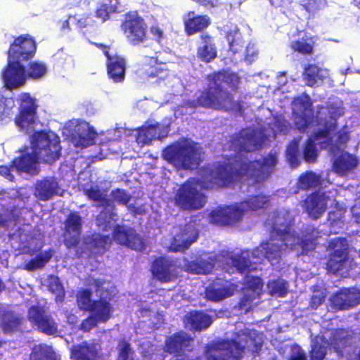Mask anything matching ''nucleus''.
I'll return each instance as SVG.
<instances>
[{
    "label": "nucleus",
    "instance_id": "b1692460",
    "mask_svg": "<svg viewBox=\"0 0 360 360\" xmlns=\"http://www.w3.org/2000/svg\"><path fill=\"white\" fill-rule=\"evenodd\" d=\"M82 226V218L77 213L72 212L68 215L65 224L64 233V243L68 248L78 244Z\"/></svg>",
    "mask_w": 360,
    "mask_h": 360
},
{
    "label": "nucleus",
    "instance_id": "8fccbe9b",
    "mask_svg": "<svg viewBox=\"0 0 360 360\" xmlns=\"http://www.w3.org/2000/svg\"><path fill=\"white\" fill-rule=\"evenodd\" d=\"M299 142L297 141H292L287 148L286 158L288 162L292 167H296L299 165L297 158Z\"/></svg>",
    "mask_w": 360,
    "mask_h": 360
},
{
    "label": "nucleus",
    "instance_id": "e2e57ef3",
    "mask_svg": "<svg viewBox=\"0 0 360 360\" xmlns=\"http://www.w3.org/2000/svg\"><path fill=\"white\" fill-rule=\"evenodd\" d=\"M131 349L126 342L120 344V354L118 360H131L130 358Z\"/></svg>",
    "mask_w": 360,
    "mask_h": 360
},
{
    "label": "nucleus",
    "instance_id": "f03ea898",
    "mask_svg": "<svg viewBox=\"0 0 360 360\" xmlns=\"http://www.w3.org/2000/svg\"><path fill=\"white\" fill-rule=\"evenodd\" d=\"M291 220L288 211L285 209L273 214L266 224L272 228L273 235L275 233L280 238H271L252 252L244 251L240 255L229 257L226 258V264H231L237 270L245 272L255 269L252 264H256L262 258H266L272 263L280 258L287 249L295 250L297 254L314 250L316 247L314 240L319 237V232L314 228H309L303 233L302 238H300L288 227Z\"/></svg>",
    "mask_w": 360,
    "mask_h": 360
},
{
    "label": "nucleus",
    "instance_id": "4c0bfd02",
    "mask_svg": "<svg viewBox=\"0 0 360 360\" xmlns=\"http://www.w3.org/2000/svg\"><path fill=\"white\" fill-rule=\"evenodd\" d=\"M214 259L210 257L207 258H200L195 262L185 264L184 268L186 271L193 274H208L214 268Z\"/></svg>",
    "mask_w": 360,
    "mask_h": 360
},
{
    "label": "nucleus",
    "instance_id": "79ce46f5",
    "mask_svg": "<svg viewBox=\"0 0 360 360\" xmlns=\"http://www.w3.org/2000/svg\"><path fill=\"white\" fill-rule=\"evenodd\" d=\"M30 360H60L52 348L47 345L35 346L31 354Z\"/></svg>",
    "mask_w": 360,
    "mask_h": 360
},
{
    "label": "nucleus",
    "instance_id": "4be33fe9",
    "mask_svg": "<svg viewBox=\"0 0 360 360\" xmlns=\"http://www.w3.org/2000/svg\"><path fill=\"white\" fill-rule=\"evenodd\" d=\"M169 132V124L159 123L146 124L136 130V142L141 146L148 145L153 139L166 137Z\"/></svg>",
    "mask_w": 360,
    "mask_h": 360
},
{
    "label": "nucleus",
    "instance_id": "f257e3e1",
    "mask_svg": "<svg viewBox=\"0 0 360 360\" xmlns=\"http://www.w3.org/2000/svg\"><path fill=\"white\" fill-rule=\"evenodd\" d=\"M276 162V153H270L262 163L250 162L246 158L243 160L241 156H236L233 160H229L226 166L206 168L202 170L200 183L192 179L180 187L175 198L176 203L184 210L200 208L205 203L201 188L228 186L238 177L247 181L250 185L262 181L267 177Z\"/></svg>",
    "mask_w": 360,
    "mask_h": 360
},
{
    "label": "nucleus",
    "instance_id": "4468645a",
    "mask_svg": "<svg viewBox=\"0 0 360 360\" xmlns=\"http://www.w3.org/2000/svg\"><path fill=\"white\" fill-rule=\"evenodd\" d=\"M347 332L343 330H336L335 332L324 333L322 336H317L313 340L311 352V360H323L326 354V346L333 347L338 351L347 343Z\"/></svg>",
    "mask_w": 360,
    "mask_h": 360
},
{
    "label": "nucleus",
    "instance_id": "a18cd8bd",
    "mask_svg": "<svg viewBox=\"0 0 360 360\" xmlns=\"http://www.w3.org/2000/svg\"><path fill=\"white\" fill-rule=\"evenodd\" d=\"M47 71L46 66L38 61L31 62L27 67V69H24V75L26 74L29 77L34 79H39L44 77Z\"/></svg>",
    "mask_w": 360,
    "mask_h": 360
},
{
    "label": "nucleus",
    "instance_id": "ddd939ff",
    "mask_svg": "<svg viewBox=\"0 0 360 360\" xmlns=\"http://www.w3.org/2000/svg\"><path fill=\"white\" fill-rule=\"evenodd\" d=\"M330 257L327 263L328 271L346 276L352 266V260L348 256V244L345 238H334L329 244Z\"/></svg>",
    "mask_w": 360,
    "mask_h": 360
},
{
    "label": "nucleus",
    "instance_id": "5fc2aeb1",
    "mask_svg": "<svg viewBox=\"0 0 360 360\" xmlns=\"http://www.w3.org/2000/svg\"><path fill=\"white\" fill-rule=\"evenodd\" d=\"M344 212L345 210L341 207L338 208L337 213L335 212H330L329 213V221L332 226L331 232L337 233V229L342 228L343 223L341 219Z\"/></svg>",
    "mask_w": 360,
    "mask_h": 360
},
{
    "label": "nucleus",
    "instance_id": "1a4fd4ad",
    "mask_svg": "<svg viewBox=\"0 0 360 360\" xmlns=\"http://www.w3.org/2000/svg\"><path fill=\"white\" fill-rule=\"evenodd\" d=\"M268 202L269 197L258 195L240 205L219 207L210 213V221L220 226L233 224L241 219L245 212L262 208Z\"/></svg>",
    "mask_w": 360,
    "mask_h": 360
},
{
    "label": "nucleus",
    "instance_id": "423d86ee",
    "mask_svg": "<svg viewBox=\"0 0 360 360\" xmlns=\"http://www.w3.org/2000/svg\"><path fill=\"white\" fill-rule=\"evenodd\" d=\"M209 81L208 91L201 94L198 98L197 103L200 105L216 109H233L236 105L233 98L223 89L221 83L235 88L240 81L238 75L232 72H217L209 76Z\"/></svg>",
    "mask_w": 360,
    "mask_h": 360
},
{
    "label": "nucleus",
    "instance_id": "5701e85b",
    "mask_svg": "<svg viewBox=\"0 0 360 360\" xmlns=\"http://www.w3.org/2000/svg\"><path fill=\"white\" fill-rule=\"evenodd\" d=\"M330 302L335 309H349L359 304L360 293L356 288H343L334 294Z\"/></svg>",
    "mask_w": 360,
    "mask_h": 360
},
{
    "label": "nucleus",
    "instance_id": "603ef678",
    "mask_svg": "<svg viewBox=\"0 0 360 360\" xmlns=\"http://www.w3.org/2000/svg\"><path fill=\"white\" fill-rule=\"evenodd\" d=\"M14 100L13 98H6L0 93V121H2L14 106Z\"/></svg>",
    "mask_w": 360,
    "mask_h": 360
},
{
    "label": "nucleus",
    "instance_id": "680f3d73",
    "mask_svg": "<svg viewBox=\"0 0 360 360\" xmlns=\"http://www.w3.org/2000/svg\"><path fill=\"white\" fill-rule=\"evenodd\" d=\"M112 193L114 200L119 203L127 204L130 199L129 195L123 190L117 189Z\"/></svg>",
    "mask_w": 360,
    "mask_h": 360
},
{
    "label": "nucleus",
    "instance_id": "a878e982",
    "mask_svg": "<svg viewBox=\"0 0 360 360\" xmlns=\"http://www.w3.org/2000/svg\"><path fill=\"white\" fill-rule=\"evenodd\" d=\"M153 276L162 282H169L176 278V266L167 259H157L152 266Z\"/></svg>",
    "mask_w": 360,
    "mask_h": 360
},
{
    "label": "nucleus",
    "instance_id": "72a5a7b5",
    "mask_svg": "<svg viewBox=\"0 0 360 360\" xmlns=\"http://www.w3.org/2000/svg\"><path fill=\"white\" fill-rule=\"evenodd\" d=\"M21 318L12 311L5 310L1 314L0 326L4 334H11L20 328Z\"/></svg>",
    "mask_w": 360,
    "mask_h": 360
},
{
    "label": "nucleus",
    "instance_id": "f3484780",
    "mask_svg": "<svg viewBox=\"0 0 360 360\" xmlns=\"http://www.w3.org/2000/svg\"><path fill=\"white\" fill-rule=\"evenodd\" d=\"M137 74L143 79L157 78V82H160L165 77L168 78L172 76L168 72L166 63L159 61L158 57L154 56L143 58L141 68L137 70Z\"/></svg>",
    "mask_w": 360,
    "mask_h": 360
},
{
    "label": "nucleus",
    "instance_id": "09e8293b",
    "mask_svg": "<svg viewBox=\"0 0 360 360\" xmlns=\"http://www.w3.org/2000/svg\"><path fill=\"white\" fill-rule=\"evenodd\" d=\"M49 289L56 295V300L62 301L64 295V290L58 277L51 276L47 279L46 283Z\"/></svg>",
    "mask_w": 360,
    "mask_h": 360
},
{
    "label": "nucleus",
    "instance_id": "0eeeda50",
    "mask_svg": "<svg viewBox=\"0 0 360 360\" xmlns=\"http://www.w3.org/2000/svg\"><path fill=\"white\" fill-rule=\"evenodd\" d=\"M269 128L264 132H256L254 129H246L233 137L230 148L236 152L253 151L262 147L264 138H275L278 132L285 133L289 127L288 122L282 117L274 119V122L269 123Z\"/></svg>",
    "mask_w": 360,
    "mask_h": 360
},
{
    "label": "nucleus",
    "instance_id": "9d476101",
    "mask_svg": "<svg viewBox=\"0 0 360 360\" xmlns=\"http://www.w3.org/2000/svg\"><path fill=\"white\" fill-rule=\"evenodd\" d=\"M163 158L176 168L193 169L199 165L202 152L200 146L188 139L181 140L163 151Z\"/></svg>",
    "mask_w": 360,
    "mask_h": 360
},
{
    "label": "nucleus",
    "instance_id": "c9c22d12",
    "mask_svg": "<svg viewBox=\"0 0 360 360\" xmlns=\"http://www.w3.org/2000/svg\"><path fill=\"white\" fill-rule=\"evenodd\" d=\"M91 311V314L99 322H105L110 319L113 309L105 299L101 298L100 300L94 302V307Z\"/></svg>",
    "mask_w": 360,
    "mask_h": 360
},
{
    "label": "nucleus",
    "instance_id": "7ed1b4c3",
    "mask_svg": "<svg viewBox=\"0 0 360 360\" xmlns=\"http://www.w3.org/2000/svg\"><path fill=\"white\" fill-rule=\"evenodd\" d=\"M262 333L245 329L231 340L211 344L206 350L207 360H239L251 352L257 353L263 344Z\"/></svg>",
    "mask_w": 360,
    "mask_h": 360
},
{
    "label": "nucleus",
    "instance_id": "2eb2a0df",
    "mask_svg": "<svg viewBox=\"0 0 360 360\" xmlns=\"http://www.w3.org/2000/svg\"><path fill=\"white\" fill-rule=\"evenodd\" d=\"M336 190H330L327 192H316L309 195L303 202L302 207L309 217L318 219L329 206L335 205L338 208V203L335 198Z\"/></svg>",
    "mask_w": 360,
    "mask_h": 360
},
{
    "label": "nucleus",
    "instance_id": "f8f14e48",
    "mask_svg": "<svg viewBox=\"0 0 360 360\" xmlns=\"http://www.w3.org/2000/svg\"><path fill=\"white\" fill-rule=\"evenodd\" d=\"M22 224L15 209L0 211V229L6 233L11 250L15 255L22 254Z\"/></svg>",
    "mask_w": 360,
    "mask_h": 360
},
{
    "label": "nucleus",
    "instance_id": "473e14b6",
    "mask_svg": "<svg viewBox=\"0 0 360 360\" xmlns=\"http://www.w3.org/2000/svg\"><path fill=\"white\" fill-rule=\"evenodd\" d=\"M191 341V338L186 333H179L167 339L165 351L170 354H178L181 351L189 347Z\"/></svg>",
    "mask_w": 360,
    "mask_h": 360
},
{
    "label": "nucleus",
    "instance_id": "cd10ccee",
    "mask_svg": "<svg viewBox=\"0 0 360 360\" xmlns=\"http://www.w3.org/2000/svg\"><path fill=\"white\" fill-rule=\"evenodd\" d=\"M103 53L108 59V73L109 77L115 82H122L124 78L125 61L120 56L110 57L106 47Z\"/></svg>",
    "mask_w": 360,
    "mask_h": 360
},
{
    "label": "nucleus",
    "instance_id": "3c124183",
    "mask_svg": "<svg viewBox=\"0 0 360 360\" xmlns=\"http://www.w3.org/2000/svg\"><path fill=\"white\" fill-rule=\"evenodd\" d=\"M77 303L81 309L91 310L94 307V302L91 297V292L89 290H82L77 294Z\"/></svg>",
    "mask_w": 360,
    "mask_h": 360
},
{
    "label": "nucleus",
    "instance_id": "39448f33",
    "mask_svg": "<svg viewBox=\"0 0 360 360\" xmlns=\"http://www.w3.org/2000/svg\"><path fill=\"white\" fill-rule=\"evenodd\" d=\"M30 152L24 155V172L36 175L39 173V160L49 162L58 159L60 147L58 136L53 133L42 131L34 134L31 137Z\"/></svg>",
    "mask_w": 360,
    "mask_h": 360
},
{
    "label": "nucleus",
    "instance_id": "7c9ffc66",
    "mask_svg": "<svg viewBox=\"0 0 360 360\" xmlns=\"http://www.w3.org/2000/svg\"><path fill=\"white\" fill-rule=\"evenodd\" d=\"M186 328L190 330H201L208 328L212 319L210 316L198 311L188 313L184 319Z\"/></svg>",
    "mask_w": 360,
    "mask_h": 360
},
{
    "label": "nucleus",
    "instance_id": "a211bd4d",
    "mask_svg": "<svg viewBox=\"0 0 360 360\" xmlns=\"http://www.w3.org/2000/svg\"><path fill=\"white\" fill-rule=\"evenodd\" d=\"M122 28L130 44L137 45L146 41V25L143 19L136 14L127 15Z\"/></svg>",
    "mask_w": 360,
    "mask_h": 360
},
{
    "label": "nucleus",
    "instance_id": "9b49d317",
    "mask_svg": "<svg viewBox=\"0 0 360 360\" xmlns=\"http://www.w3.org/2000/svg\"><path fill=\"white\" fill-rule=\"evenodd\" d=\"M8 53V63L2 72V78L5 86L12 90L22 85V35L15 39Z\"/></svg>",
    "mask_w": 360,
    "mask_h": 360
},
{
    "label": "nucleus",
    "instance_id": "c756f323",
    "mask_svg": "<svg viewBox=\"0 0 360 360\" xmlns=\"http://www.w3.org/2000/svg\"><path fill=\"white\" fill-rule=\"evenodd\" d=\"M357 164L358 161L355 156L342 152L335 159L333 169L338 175L345 176L354 169Z\"/></svg>",
    "mask_w": 360,
    "mask_h": 360
},
{
    "label": "nucleus",
    "instance_id": "6e6d98bb",
    "mask_svg": "<svg viewBox=\"0 0 360 360\" xmlns=\"http://www.w3.org/2000/svg\"><path fill=\"white\" fill-rule=\"evenodd\" d=\"M37 49L34 40L30 36L24 37V59L32 57Z\"/></svg>",
    "mask_w": 360,
    "mask_h": 360
},
{
    "label": "nucleus",
    "instance_id": "e433bc0d",
    "mask_svg": "<svg viewBox=\"0 0 360 360\" xmlns=\"http://www.w3.org/2000/svg\"><path fill=\"white\" fill-rule=\"evenodd\" d=\"M329 75L326 69H321L316 65H309L305 70L304 79L307 85L313 86L322 82Z\"/></svg>",
    "mask_w": 360,
    "mask_h": 360
},
{
    "label": "nucleus",
    "instance_id": "4d7b16f0",
    "mask_svg": "<svg viewBox=\"0 0 360 360\" xmlns=\"http://www.w3.org/2000/svg\"><path fill=\"white\" fill-rule=\"evenodd\" d=\"M291 48L295 51L302 54H309L312 53L313 44L303 41H293Z\"/></svg>",
    "mask_w": 360,
    "mask_h": 360
},
{
    "label": "nucleus",
    "instance_id": "20e7f679",
    "mask_svg": "<svg viewBox=\"0 0 360 360\" xmlns=\"http://www.w3.org/2000/svg\"><path fill=\"white\" fill-rule=\"evenodd\" d=\"M85 194L94 201L98 202L102 206H105V210L101 211L96 218V225L103 230L114 228V238L120 244L126 245L131 249L142 250L144 244L140 237L133 229L125 226L115 227L117 221V215L113 212V206L105 199V194L96 187H92L85 191Z\"/></svg>",
    "mask_w": 360,
    "mask_h": 360
},
{
    "label": "nucleus",
    "instance_id": "412c9836",
    "mask_svg": "<svg viewBox=\"0 0 360 360\" xmlns=\"http://www.w3.org/2000/svg\"><path fill=\"white\" fill-rule=\"evenodd\" d=\"M175 235L171 239L168 248L173 252L187 249L197 238L198 233L192 224L186 225L183 230L175 228Z\"/></svg>",
    "mask_w": 360,
    "mask_h": 360
},
{
    "label": "nucleus",
    "instance_id": "0e129e2a",
    "mask_svg": "<svg viewBox=\"0 0 360 360\" xmlns=\"http://www.w3.org/2000/svg\"><path fill=\"white\" fill-rule=\"evenodd\" d=\"M291 354L289 356V360H307L305 354L302 349L295 345L290 348Z\"/></svg>",
    "mask_w": 360,
    "mask_h": 360
},
{
    "label": "nucleus",
    "instance_id": "49530a36",
    "mask_svg": "<svg viewBox=\"0 0 360 360\" xmlns=\"http://www.w3.org/2000/svg\"><path fill=\"white\" fill-rule=\"evenodd\" d=\"M51 257L52 252L51 250L41 252L26 265V269L28 270H34L36 269L42 268L45 264L49 262Z\"/></svg>",
    "mask_w": 360,
    "mask_h": 360
},
{
    "label": "nucleus",
    "instance_id": "a19ab883",
    "mask_svg": "<svg viewBox=\"0 0 360 360\" xmlns=\"http://www.w3.org/2000/svg\"><path fill=\"white\" fill-rule=\"evenodd\" d=\"M38 105L36 100L29 94H24V124H32L37 120Z\"/></svg>",
    "mask_w": 360,
    "mask_h": 360
},
{
    "label": "nucleus",
    "instance_id": "052dcab7",
    "mask_svg": "<svg viewBox=\"0 0 360 360\" xmlns=\"http://www.w3.org/2000/svg\"><path fill=\"white\" fill-rule=\"evenodd\" d=\"M111 243V238L108 236L96 235L94 238V244L98 249H106Z\"/></svg>",
    "mask_w": 360,
    "mask_h": 360
},
{
    "label": "nucleus",
    "instance_id": "58836bf2",
    "mask_svg": "<svg viewBox=\"0 0 360 360\" xmlns=\"http://www.w3.org/2000/svg\"><path fill=\"white\" fill-rule=\"evenodd\" d=\"M263 283L258 277L248 276L246 278V287L245 292V302L252 301L261 295Z\"/></svg>",
    "mask_w": 360,
    "mask_h": 360
},
{
    "label": "nucleus",
    "instance_id": "6e6552de",
    "mask_svg": "<svg viewBox=\"0 0 360 360\" xmlns=\"http://www.w3.org/2000/svg\"><path fill=\"white\" fill-rule=\"evenodd\" d=\"M328 112L330 115V121L324 120L322 123V117H319L320 127L318 128L317 131L314 133L307 141L305 149L304 150V159L308 162H314L317 157V150L314 145V142H317L323 148L329 147V149L334 152L340 146L338 143L330 144L329 141H333V138L330 136V132L335 129V121L338 117L343 113V110L341 108H330L328 109L321 108V111L319 112V115L322 116Z\"/></svg>",
    "mask_w": 360,
    "mask_h": 360
},
{
    "label": "nucleus",
    "instance_id": "c85d7f7f",
    "mask_svg": "<svg viewBox=\"0 0 360 360\" xmlns=\"http://www.w3.org/2000/svg\"><path fill=\"white\" fill-rule=\"evenodd\" d=\"M184 20L185 31L188 35L200 32L210 24V19L207 15H195L194 12L188 13Z\"/></svg>",
    "mask_w": 360,
    "mask_h": 360
},
{
    "label": "nucleus",
    "instance_id": "393cba45",
    "mask_svg": "<svg viewBox=\"0 0 360 360\" xmlns=\"http://www.w3.org/2000/svg\"><path fill=\"white\" fill-rule=\"evenodd\" d=\"M236 288L231 282L217 281L211 284L206 290V297L212 301L218 302L233 295Z\"/></svg>",
    "mask_w": 360,
    "mask_h": 360
},
{
    "label": "nucleus",
    "instance_id": "f704fd0d",
    "mask_svg": "<svg viewBox=\"0 0 360 360\" xmlns=\"http://www.w3.org/2000/svg\"><path fill=\"white\" fill-rule=\"evenodd\" d=\"M198 57L208 63L216 58L217 50L213 39L207 35L201 36V43L198 48Z\"/></svg>",
    "mask_w": 360,
    "mask_h": 360
},
{
    "label": "nucleus",
    "instance_id": "338daca9",
    "mask_svg": "<svg viewBox=\"0 0 360 360\" xmlns=\"http://www.w3.org/2000/svg\"><path fill=\"white\" fill-rule=\"evenodd\" d=\"M326 293L323 290L316 292L311 298V306L313 308H317L324 300Z\"/></svg>",
    "mask_w": 360,
    "mask_h": 360
},
{
    "label": "nucleus",
    "instance_id": "6ab92c4d",
    "mask_svg": "<svg viewBox=\"0 0 360 360\" xmlns=\"http://www.w3.org/2000/svg\"><path fill=\"white\" fill-rule=\"evenodd\" d=\"M311 105L310 98L306 95L297 98L292 103L294 122L299 130H304L314 124Z\"/></svg>",
    "mask_w": 360,
    "mask_h": 360
},
{
    "label": "nucleus",
    "instance_id": "bb28decb",
    "mask_svg": "<svg viewBox=\"0 0 360 360\" xmlns=\"http://www.w3.org/2000/svg\"><path fill=\"white\" fill-rule=\"evenodd\" d=\"M99 351L97 344L83 342L72 349L71 357L74 360H105Z\"/></svg>",
    "mask_w": 360,
    "mask_h": 360
},
{
    "label": "nucleus",
    "instance_id": "c03bdc74",
    "mask_svg": "<svg viewBox=\"0 0 360 360\" xmlns=\"http://www.w3.org/2000/svg\"><path fill=\"white\" fill-rule=\"evenodd\" d=\"M22 153V150H20ZM16 169L18 172H22V153L15 158L10 167L6 165L0 166V174L9 181H13L14 176L11 172Z\"/></svg>",
    "mask_w": 360,
    "mask_h": 360
},
{
    "label": "nucleus",
    "instance_id": "dca6fc26",
    "mask_svg": "<svg viewBox=\"0 0 360 360\" xmlns=\"http://www.w3.org/2000/svg\"><path fill=\"white\" fill-rule=\"evenodd\" d=\"M68 131L71 133V142L77 148H86L94 143L96 132L89 124L77 120L68 124Z\"/></svg>",
    "mask_w": 360,
    "mask_h": 360
},
{
    "label": "nucleus",
    "instance_id": "ea45409f",
    "mask_svg": "<svg viewBox=\"0 0 360 360\" xmlns=\"http://www.w3.org/2000/svg\"><path fill=\"white\" fill-rule=\"evenodd\" d=\"M324 181L321 179V176L312 172H307L300 175L297 186L303 190L314 188L318 186H323Z\"/></svg>",
    "mask_w": 360,
    "mask_h": 360
},
{
    "label": "nucleus",
    "instance_id": "774afa93",
    "mask_svg": "<svg viewBox=\"0 0 360 360\" xmlns=\"http://www.w3.org/2000/svg\"><path fill=\"white\" fill-rule=\"evenodd\" d=\"M98 323H99V321L91 314L90 317L82 323L81 328L82 330L88 331L96 326Z\"/></svg>",
    "mask_w": 360,
    "mask_h": 360
},
{
    "label": "nucleus",
    "instance_id": "de8ad7c7",
    "mask_svg": "<svg viewBox=\"0 0 360 360\" xmlns=\"http://www.w3.org/2000/svg\"><path fill=\"white\" fill-rule=\"evenodd\" d=\"M267 288L271 295L283 297L287 293V285L284 280L270 281L267 284Z\"/></svg>",
    "mask_w": 360,
    "mask_h": 360
},
{
    "label": "nucleus",
    "instance_id": "aec40b11",
    "mask_svg": "<svg viewBox=\"0 0 360 360\" xmlns=\"http://www.w3.org/2000/svg\"><path fill=\"white\" fill-rule=\"evenodd\" d=\"M28 319L37 326L39 330L47 335L57 333V325L54 320L46 312L42 306H33L28 311Z\"/></svg>",
    "mask_w": 360,
    "mask_h": 360
},
{
    "label": "nucleus",
    "instance_id": "864d4df0",
    "mask_svg": "<svg viewBox=\"0 0 360 360\" xmlns=\"http://www.w3.org/2000/svg\"><path fill=\"white\" fill-rule=\"evenodd\" d=\"M119 11L118 8L115 5L112 4L111 1H108L100 6L96 11V16L103 21H105L108 18L110 13Z\"/></svg>",
    "mask_w": 360,
    "mask_h": 360
},
{
    "label": "nucleus",
    "instance_id": "2f4dec72",
    "mask_svg": "<svg viewBox=\"0 0 360 360\" xmlns=\"http://www.w3.org/2000/svg\"><path fill=\"white\" fill-rule=\"evenodd\" d=\"M58 182L55 179H45L39 181L35 187V195L42 200L50 199L53 195H61Z\"/></svg>",
    "mask_w": 360,
    "mask_h": 360
},
{
    "label": "nucleus",
    "instance_id": "13d9d810",
    "mask_svg": "<svg viewBox=\"0 0 360 360\" xmlns=\"http://www.w3.org/2000/svg\"><path fill=\"white\" fill-rule=\"evenodd\" d=\"M68 22H72V26L84 28L90 25L91 19L86 15H76L69 17Z\"/></svg>",
    "mask_w": 360,
    "mask_h": 360
},
{
    "label": "nucleus",
    "instance_id": "37998d69",
    "mask_svg": "<svg viewBox=\"0 0 360 360\" xmlns=\"http://www.w3.org/2000/svg\"><path fill=\"white\" fill-rule=\"evenodd\" d=\"M226 39L229 42L231 51L235 53L241 50L243 40L238 28L233 25L230 27L226 34Z\"/></svg>",
    "mask_w": 360,
    "mask_h": 360
},
{
    "label": "nucleus",
    "instance_id": "69168bd1",
    "mask_svg": "<svg viewBox=\"0 0 360 360\" xmlns=\"http://www.w3.org/2000/svg\"><path fill=\"white\" fill-rule=\"evenodd\" d=\"M302 2L305 9L309 13H314L320 9V0H308L307 1L303 0Z\"/></svg>",
    "mask_w": 360,
    "mask_h": 360
},
{
    "label": "nucleus",
    "instance_id": "bf43d9fd",
    "mask_svg": "<svg viewBox=\"0 0 360 360\" xmlns=\"http://www.w3.org/2000/svg\"><path fill=\"white\" fill-rule=\"evenodd\" d=\"M257 50L255 44L250 42L245 49L244 60L248 63L253 62L257 56Z\"/></svg>",
    "mask_w": 360,
    "mask_h": 360
}]
</instances>
